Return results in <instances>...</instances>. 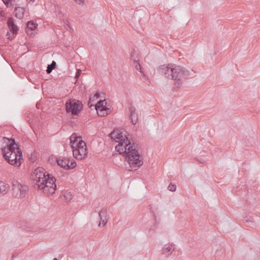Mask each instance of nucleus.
I'll use <instances>...</instances> for the list:
<instances>
[{"instance_id": "7", "label": "nucleus", "mask_w": 260, "mask_h": 260, "mask_svg": "<svg viewBox=\"0 0 260 260\" xmlns=\"http://www.w3.org/2000/svg\"><path fill=\"white\" fill-rule=\"evenodd\" d=\"M58 166L66 170H71L75 168L77 165L75 160L68 157H59L56 160Z\"/></svg>"}, {"instance_id": "3", "label": "nucleus", "mask_w": 260, "mask_h": 260, "mask_svg": "<svg viewBox=\"0 0 260 260\" xmlns=\"http://www.w3.org/2000/svg\"><path fill=\"white\" fill-rule=\"evenodd\" d=\"M4 139L7 140L9 143L1 148L3 157L10 165L19 167L21 164L22 159V151L20 148V144L16 143L14 138Z\"/></svg>"}, {"instance_id": "8", "label": "nucleus", "mask_w": 260, "mask_h": 260, "mask_svg": "<svg viewBox=\"0 0 260 260\" xmlns=\"http://www.w3.org/2000/svg\"><path fill=\"white\" fill-rule=\"evenodd\" d=\"M106 100H100L95 105V109L100 116H105L110 113V109L106 107Z\"/></svg>"}, {"instance_id": "11", "label": "nucleus", "mask_w": 260, "mask_h": 260, "mask_svg": "<svg viewBox=\"0 0 260 260\" xmlns=\"http://www.w3.org/2000/svg\"><path fill=\"white\" fill-rule=\"evenodd\" d=\"M38 25V24L32 20L28 21L26 23L25 28V31L26 34L29 36L32 35L33 34L32 31L34 30L37 27Z\"/></svg>"}, {"instance_id": "20", "label": "nucleus", "mask_w": 260, "mask_h": 260, "mask_svg": "<svg viewBox=\"0 0 260 260\" xmlns=\"http://www.w3.org/2000/svg\"><path fill=\"white\" fill-rule=\"evenodd\" d=\"M133 61H134V65L135 66L136 70H137L138 71H139L140 72V73L144 76H145V75L144 72L142 71V67H141L140 63L135 59H134Z\"/></svg>"}, {"instance_id": "12", "label": "nucleus", "mask_w": 260, "mask_h": 260, "mask_svg": "<svg viewBox=\"0 0 260 260\" xmlns=\"http://www.w3.org/2000/svg\"><path fill=\"white\" fill-rule=\"evenodd\" d=\"M20 183H19L17 180H14L13 182V194L16 198H19V192L20 189Z\"/></svg>"}, {"instance_id": "25", "label": "nucleus", "mask_w": 260, "mask_h": 260, "mask_svg": "<svg viewBox=\"0 0 260 260\" xmlns=\"http://www.w3.org/2000/svg\"><path fill=\"white\" fill-rule=\"evenodd\" d=\"M64 197L66 198L67 200L70 201L72 199V194H70V193H67L64 195Z\"/></svg>"}, {"instance_id": "18", "label": "nucleus", "mask_w": 260, "mask_h": 260, "mask_svg": "<svg viewBox=\"0 0 260 260\" xmlns=\"http://www.w3.org/2000/svg\"><path fill=\"white\" fill-rule=\"evenodd\" d=\"M35 174H37L38 175V172L43 175L44 177H47V174L48 173L47 172H46L45 170L42 168V167H39L37 169H36L35 170Z\"/></svg>"}, {"instance_id": "15", "label": "nucleus", "mask_w": 260, "mask_h": 260, "mask_svg": "<svg viewBox=\"0 0 260 260\" xmlns=\"http://www.w3.org/2000/svg\"><path fill=\"white\" fill-rule=\"evenodd\" d=\"M20 189L19 192V198H23L25 196L26 192L28 190V187L25 185H23L20 183Z\"/></svg>"}, {"instance_id": "17", "label": "nucleus", "mask_w": 260, "mask_h": 260, "mask_svg": "<svg viewBox=\"0 0 260 260\" xmlns=\"http://www.w3.org/2000/svg\"><path fill=\"white\" fill-rule=\"evenodd\" d=\"M9 186L8 184H6L4 182H0V193L5 194L7 193Z\"/></svg>"}, {"instance_id": "13", "label": "nucleus", "mask_w": 260, "mask_h": 260, "mask_svg": "<svg viewBox=\"0 0 260 260\" xmlns=\"http://www.w3.org/2000/svg\"><path fill=\"white\" fill-rule=\"evenodd\" d=\"M24 8L18 7L15 8L14 13L16 18L21 19L24 17Z\"/></svg>"}, {"instance_id": "24", "label": "nucleus", "mask_w": 260, "mask_h": 260, "mask_svg": "<svg viewBox=\"0 0 260 260\" xmlns=\"http://www.w3.org/2000/svg\"><path fill=\"white\" fill-rule=\"evenodd\" d=\"M4 3L6 5L7 7L12 5V0H2Z\"/></svg>"}, {"instance_id": "35", "label": "nucleus", "mask_w": 260, "mask_h": 260, "mask_svg": "<svg viewBox=\"0 0 260 260\" xmlns=\"http://www.w3.org/2000/svg\"><path fill=\"white\" fill-rule=\"evenodd\" d=\"M68 26L69 27H71L70 25H69L68 24Z\"/></svg>"}, {"instance_id": "14", "label": "nucleus", "mask_w": 260, "mask_h": 260, "mask_svg": "<svg viewBox=\"0 0 260 260\" xmlns=\"http://www.w3.org/2000/svg\"><path fill=\"white\" fill-rule=\"evenodd\" d=\"M43 178L44 176L38 172V175H37V174H35V171L31 175V178L32 180L36 181L38 183L37 184L40 183L42 180H43Z\"/></svg>"}, {"instance_id": "28", "label": "nucleus", "mask_w": 260, "mask_h": 260, "mask_svg": "<svg viewBox=\"0 0 260 260\" xmlns=\"http://www.w3.org/2000/svg\"><path fill=\"white\" fill-rule=\"evenodd\" d=\"M81 72H82L81 70L80 69H78L77 70V72H76V73L75 75L76 78H78L80 77V76L81 74Z\"/></svg>"}, {"instance_id": "2", "label": "nucleus", "mask_w": 260, "mask_h": 260, "mask_svg": "<svg viewBox=\"0 0 260 260\" xmlns=\"http://www.w3.org/2000/svg\"><path fill=\"white\" fill-rule=\"evenodd\" d=\"M157 70L160 74L166 78L176 80L174 86L179 88L182 84V79L188 78L190 76V73L185 68L175 64H168L160 66Z\"/></svg>"}, {"instance_id": "22", "label": "nucleus", "mask_w": 260, "mask_h": 260, "mask_svg": "<svg viewBox=\"0 0 260 260\" xmlns=\"http://www.w3.org/2000/svg\"><path fill=\"white\" fill-rule=\"evenodd\" d=\"M168 189L171 191H175L176 189V186L174 184L170 183L168 187Z\"/></svg>"}, {"instance_id": "23", "label": "nucleus", "mask_w": 260, "mask_h": 260, "mask_svg": "<svg viewBox=\"0 0 260 260\" xmlns=\"http://www.w3.org/2000/svg\"><path fill=\"white\" fill-rule=\"evenodd\" d=\"M100 97V93L99 92H96L92 98H90V101H93L95 99H98Z\"/></svg>"}, {"instance_id": "26", "label": "nucleus", "mask_w": 260, "mask_h": 260, "mask_svg": "<svg viewBox=\"0 0 260 260\" xmlns=\"http://www.w3.org/2000/svg\"><path fill=\"white\" fill-rule=\"evenodd\" d=\"M100 223H99V226H100L101 224H103V226H105L107 222V219H103V220H100Z\"/></svg>"}, {"instance_id": "5", "label": "nucleus", "mask_w": 260, "mask_h": 260, "mask_svg": "<svg viewBox=\"0 0 260 260\" xmlns=\"http://www.w3.org/2000/svg\"><path fill=\"white\" fill-rule=\"evenodd\" d=\"M47 177H44L40 183L37 184L38 189L42 190L47 196L53 195L56 190V178L49 173H47Z\"/></svg>"}, {"instance_id": "16", "label": "nucleus", "mask_w": 260, "mask_h": 260, "mask_svg": "<svg viewBox=\"0 0 260 260\" xmlns=\"http://www.w3.org/2000/svg\"><path fill=\"white\" fill-rule=\"evenodd\" d=\"M173 250V249H172V246L171 244H166L164 245L162 249V253L166 254L169 255L170 254L169 252L171 253Z\"/></svg>"}, {"instance_id": "31", "label": "nucleus", "mask_w": 260, "mask_h": 260, "mask_svg": "<svg viewBox=\"0 0 260 260\" xmlns=\"http://www.w3.org/2000/svg\"><path fill=\"white\" fill-rule=\"evenodd\" d=\"M5 16V13L3 11H0V18L4 17Z\"/></svg>"}, {"instance_id": "10", "label": "nucleus", "mask_w": 260, "mask_h": 260, "mask_svg": "<svg viewBox=\"0 0 260 260\" xmlns=\"http://www.w3.org/2000/svg\"><path fill=\"white\" fill-rule=\"evenodd\" d=\"M7 25L10 31L16 35L18 33V27L15 24L14 19L12 17H9L7 21Z\"/></svg>"}, {"instance_id": "9", "label": "nucleus", "mask_w": 260, "mask_h": 260, "mask_svg": "<svg viewBox=\"0 0 260 260\" xmlns=\"http://www.w3.org/2000/svg\"><path fill=\"white\" fill-rule=\"evenodd\" d=\"M129 117L131 119V122L135 125L138 120V114L136 108L132 104H131L129 108Z\"/></svg>"}, {"instance_id": "34", "label": "nucleus", "mask_w": 260, "mask_h": 260, "mask_svg": "<svg viewBox=\"0 0 260 260\" xmlns=\"http://www.w3.org/2000/svg\"><path fill=\"white\" fill-rule=\"evenodd\" d=\"M53 260H58L56 258H54Z\"/></svg>"}, {"instance_id": "1", "label": "nucleus", "mask_w": 260, "mask_h": 260, "mask_svg": "<svg viewBox=\"0 0 260 260\" xmlns=\"http://www.w3.org/2000/svg\"><path fill=\"white\" fill-rule=\"evenodd\" d=\"M111 138L118 144L115 147L116 150L125 157V160L129 165L131 170H136L143 165V161L140 159V154L137 147L129 135L125 134L121 130H114L109 134Z\"/></svg>"}, {"instance_id": "4", "label": "nucleus", "mask_w": 260, "mask_h": 260, "mask_svg": "<svg viewBox=\"0 0 260 260\" xmlns=\"http://www.w3.org/2000/svg\"><path fill=\"white\" fill-rule=\"evenodd\" d=\"M70 144L75 158L81 160L87 156L88 153L87 146L81 137L72 135L70 137Z\"/></svg>"}, {"instance_id": "19", "label": "nucleus", "mask_w": 260, "mask_h": 260, "mask_svg": "<svg viewBox=\"0 0 260 260\" xmlns=\"http://www.w3.org/2000/svg\"><path fill=\"white\" fill-rule=\"evenodd\" d=\"M56 63L55 61H52V62L48 65V67L46 69V72L48 74L50 73L53 69H54L56 68Z\"/></svg>"}, {"instance_id": "30", "label": "nucleus", "mask_w": 260, "mask_h": 260, "mask_svg": "<svg viewBox=\"0 0 260 260\" xmlns=\"http://www.w3.org/2000/svg\"><path fill=\"white\" fill-rule=\"evenodd\" d=\"M196 160L197 161H199L200 163L202 164H206V161L203 160V159H197L196 158Z\"/></svg>"}, {"instance_id": "36", "label": "nucleus", "mask_w": 260, "mask_h": 260, "mask_svg": "<svg viewBox=\"0 0 260 260\" xmlns=\"http://www.w3.org/2000/svg\"><path fill=\"white\" fill-rule=\"evenodd\" d=\"M14 256H15V255L13 254V256H12V258H14Z\"/></svg>"}, {"instance_id": "33", "label": "nucleus", "mask_w": 260, "mask_h": 260, "mask_svg": "<svg viewBox=\"0 0 260 260\" xmlns=\"http://www.w3.org/2000/svg\"><path fill=\"white\" fill-rule=\"evenodd\" d=\"M8 39L12 40V38H11L10 37H8Z\"/></svg>"}, {"instance_id": "29", "label": "nucleus", "mask_w": 260, "mask_h": 260, "mask_svg": "<svg viewBox=\"0 0 260 260\" xmlns=\"http://www.w3.org/2000/svg\"><path fill=\"white\" fill-rule=\"evenodd\" d=\"M76 2H77L79 5L83 4L84 0H74Z\"/></svg>"}, {"instance_id": "6", "label": "nucleus", "mask_w": 260, "mask_h": 260, "mask_svg": "<svg viewBox=\"0 0 260 260\" xmlns=\"http://www.w3.org/2000/svg\"><path fill=\"white\" fill-rule=\"evenodd\" d=\"M65 106L67 113L71 114V118L72 119L77 118L83 109L82 102L74 99H69Z\"/></svg>"}, {"instance_id": "21", "label": "nucleus", "mask_w": 260, "mask_h": 260, "mask_svg": "<svg viewBox=\"0 0 260 260\" xmlns=\"http://www.w3.org/2000/svg\"><path fill=\"white\" fill-rule=\"evenodd\" d=\"M100 220L107 219V210L106 209L103 208L99 212Z\"/></svg>"}, {"instance_id": "27", "label": "nucleus", "mask_w": 260, "mask_h": 260, "mask_svg": "<svg viewBox=\"0 0 260 260\" xmlns=\"http://www.w3.org/2000/svg\"><path fill=\"white\" fill-rule=\"evenodd\" d=\"M136 51L135 50H133L131 53V58L132 59H133V60L134 59H136V58H137V57L136 56Z\"/></svg>"}, {"instance_id": "32", "label": "nucleus", "mask_w": 260, "mask_h": 260, "mask_svg": "<svg viewBox=\"0 0 260 260\" xmlns=\"http://www.w3.org/2000/svg\"><path fill=\"white\" fill-rule=\"evenodd\" d=\"M34 1H35V0H29V2H34Z\"/></svg>"}]
</instances>
